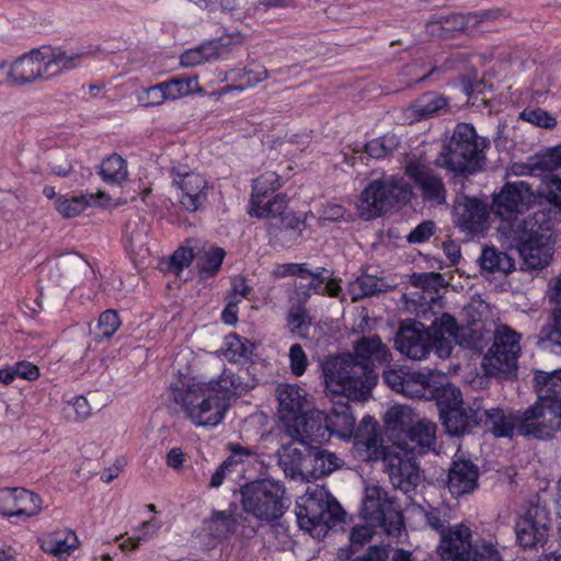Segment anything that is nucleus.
I'll return each instance as SVG.
<instances>
[{
    "label": "nucleus",
    "instance_id": "57",
    "mask_svg": "<svg viewBox=\"0 0 561 561\" xmlns=\"http://www.w3.org/2000/svg\"><path fill=\"white\" fill-rule=\"evenodd\" d=\"M214 47L208 44H203L196 48H192L183 53L180 57V64L183 67H195L205 61L214 59Z\"/></svg>",
    "mask_w": 561,
    "mask_h": 561
},
{
    "label": "nucleus",
    "instance_id": "8",
    "mask_svg": "<svg viewBox=\"0 0 561 561\" xmlns=\"http://www.w3.org/2000/svg\"><path fill=\"white\" fill-rule=\"evenodd\" d=\"M411 193V186L403 178L390 175L374 180L362 192L360 215L365 219L376 218L396 203L408 199Z\"/></svg>",
    "mask_w": 561,
    "mask_h": 561
},
{
    "label": "nucleus",
    "instance_id": "48",
    "mask_svg": "<svg viewBox=\"0 0 561 561\" xmlns=\"http://www.w3.org/2000/svg\"><path fill=\"white\" fill-rule=\"evenodd\" d=\"M447 106V100L436 93H428L416 100L411 106V111L419 118L428 117L437 114Z\"/></svg>",
    "mask_w": 561,
    "mask_h": 561
},
{
    "label": "nucleus",
    "instance_id": "64",
    "mask_svg": "<svg viewBox=\"0 0 561 561\" xmlns=\"http://www.w3.org/2000/svg\"><path fill=\"white\" fill-rule=\"evenodd\" d=\"M196 255L190 248L178 249L170 257L171 265L176 273L181 272L184 267H187Z\"/></svg>",
    "mask_w": 561,
    "mask_h": 561
},
{
    "label": "nucleus",
    "instance_id": "31",
    "mask_svg": "<svg viewBox=\"0 0 561 561\" xmlns=\"http://www.w3.org/2000/svg\"><path fill=\"white\" fill-rule=\"evenodd\" d=\"M39 546L44 552L64 559L78 548L79 539L71 530L49 533L39 538Z\"/></svg>",
    "mask_w": 561,
    "mask_h": 561
},
{
    "label": "nucleus",
    "instance_id": "16",
    "mask_svg": "<svg viewBox=\"0 0 561 561\" xmlns=\"http://www.w3.org/2000/svg\"><path fill=\"white\" fill-rule=\"evenodd\" d=\"M535 197L531 185L525 181L506 183L494 194L492 210L504 222L516 221Z\"/></svg>",
    "mask_w": 561,
    "mask_h": 561
},
{
    "label": "nucleus",
    "instance_id": "17",
    "mask_svg": "<svg viewBox=\"0 0 561 561\" xmlns=\"http://www.w3.org/2000/svg\"><path fill=\"white\" fill-rule=\"evenodd\" d=\"M285 432L308 449L313 447V444H320L329 438L330 425L323 412L313 410L301 413L286 423Z\"/></svg>",
    "mask_w": 561,
    "mask_h": 561
},
{
    "label": "nucleus",
    "instance_id": "3",
    "mask_svg": "<svg viewBox=\"0 0 561 561\" xmlns=\"http://www.w3.org/2000/svg\"><path fill=\"white\" fill-rule=\"evenodd\" d=\"M363 422L367 435L357 434L356 437L370 451V456L382 459L385 471L393 488L403 493L415 490L420 481V472L414 457L409 455V451L400 443L382 446L373 419L367 417Z\"/></svg>",
    "mask_w": 561,
    "mask_h": 561
},
{
    "label": "nucleus",
    "instance_id": "19",
    "mask_svg": "<svg viewBox=\"0 0 561 561\" xmlns=\"http://www.w3.org/2000/svg\"><path fill=\"white\" fill-rule=\"evenodd\" d=\"M551 518L548 510L540 505H530L516 523V537L520 546L534 548L547 540Z\"/></svg>",
    "mask_w": 561,
    "mask_h": 561
},
{
    "label": "nucleus",
    "instance_id": "56",
    "mask_svg": "<svg viewBox=\"0 0 561 561\" xmlns=\"http://www.w3.org/2000/svg\"><path fill=\"white\" fill-rule=\"evenodd\" d=\"M437 403L439 405L440 415L446 410H453L463 405L460 390L450 385H444L437 393Z\"/></svg>",
    "mask_w": 561,
    "mask_h": 561
},
{
    "label": "nucleus",
    "instance_id": "12",
    "mask_svg": "<svg viewBox=\"0 0 561 561\" xmlns=\"http://www.w3.org/2000/svg\"><path fill=\"white\" fill-rule=\"evenodd\" d=\"M426 329L430 331L435 353L440 358L449 357L455 345L469 348L479 346L473 336L476 330L460 325L449 313L443 312L436 316Z\"/></svg>",
    "mask_w": 561,
    "mask_h": 561
},
{
    "label": "nucleus",
    "instance_id": "34",
    "mask_svg": "<svg viewBox=\"0 0 561 561\" xmlns=\"http://www.w3.org/2000/svg\"><path fill=\"white\" fill-rule=\"evenodd\" d=\"M102 198L110 199L103 191H99L96 194L72 197L59 195L55 201V208L64 218H73L82 214L92 201Z\"/></svg>",
    "mask_w": 561,
    "mask_h": 561
},
{
    "label": "nucleus",
    "instance_id": "45",
    "mask_svg": "<svg viewBox=\"0 0 561 561\" xmlns=\"http://www.w3.org/2000/svg\"><path fill=\"white\" fill-rule=\"evenodd\" d=\"M287 205L288 201L286 195L277 194L266 203L264 199L251 203L249 214L257 218H282L286 214Z\"/></svg>",
    "mask_w": 561,
    "mask_h": 561
},
{
    "label": "nucleus",
    "instance_id": "61",
    "mask_svg": "<svg viewBox=\"0 0 561 561\" xmlns=\"http://www.w3.org/2000/svg\"><path fill=\"white\" fill-rule=\"evenodd\" d=\"M66 411L70 420H85L91 414V407L84 397L78 396L67 403Z\"/></svg>",
    "mask_w": 561,
    "mask_h": 561
},
{
    "label": "nucleus",
    "instance_id": "41",
    "mask_svg": "<svg viewBox=\"0 0 561 561\" xmlns=\"http://www.w3.org/2000/svg\"><path fill=\"white\" fill-rule=\"evenodd\" d=\"M168 101H175L181 98L201 92L196 77L180 76L162 81Z\"/></svg>",
    "mask_w": 561,
    "mask_h": 561
},
{
    "label": "nucleus",
    "instance_id": "59",
    "mask_svg": "<svg viewBox=\"0 0 561 561\" xmlns=\"http://www.w3.org/2000/svg\"><path fill=\"white\" fill-rule=\"evenodd\" d=\"M244 38L241 34L222 36L216 41L208 42V46H213L216 54L214 59L221 58L230 53L234 46H240Z\"/></svg>",
    "mask_w": 561,
    "mask_h": 561
},
{
    "label": "nucleus",
    "instance_id": "35",
    "mask_svg": "<svg viewBox=\"0 0 561 561\" xmlns=\"http://www.w3.org/2000/svg\"><path fill=\"white\" fill-rule=\"evenodd\" d=\"M538 344L549 353L561 355V308L550 314L547 323L542 325Z\"/></svg>",
    "mask_w": 561,
    "mask_h": 561
},
{
    "label": "nucleus",
    "instance_id": "11",
    "mask_svg": "<svg viewBox=\"0 0 561 561\" xmlns=\"http://www.w3.org/2000/svg\"><path fill=\"white\" fill-rule=\"evenodd\" d=\"M387 420L393 427L405 431L408 440L401 445L409 455H422L431 449L436 437V425L427 420L413 421V410L407 405L392 407L387 412Z\"/></svg>",
    "mask_w": 561,
    "mask_h": 561
},
{
    "label": "nucleus",
    "instance_id": "18",
    "mask_svg": "<svg viewBox=\"0 0 561 561\" xmlns=\"http://www.w3.org/2000/svg\"><path fill=\"white\" fill-rule=\"evenodd\" d=\"M396 348L412 360H423L435 351L430 331L419 321L405 320L394 339Z\"/></svg>",
    "mask_w": 561,
    "mask_h": 561
},
{
    "label": "nucleus",
    "instance_id": "60",
    "mask_svg": "<svg viewBox=\"0 0 561 561\" xmlns=\"http://www.w3.org/2000/svg\"><path fill=\"white\" fill-rule=\"evenodd\" d=\"M19 488L0 489V516L11 518L15 516Z\"/></svg>",
    "mask_w": 561,
    "mask_h": 561
},
{
    "label": "nucleus",
    "instance_id": "42",
    "mask_svg": "<svg viewBox=\"0 0 561 561\" xmlns=\"http://www.w3.org/2000/svg\"><path fill=\"white\" fill-rule=\"evenodd\" d=\"M253 351V343L234 333L227 335L225 339L222 354L229 362L242 363L243 360H250Z\"/></svg>",
    "mask_w": 561,
    "mask_h": 561
},
{
    "label": "nucleus",
    "instance_id": "23",
    "mask_svg": "<svg viewBox=\"0 0 561 561\" xmlns=\"http://www.w3.org/2000/svg\"><path fill=\"white\" fill-rule=\"evenodd\" d=\"M440 420L449 434L455 436L465 435L481 424V402L474 401L466 407L461 405L457 409L446 410Z\"/></svg>",
    "mask_w": 561,
    "mask_h": 561
},
{
    "label": "nucleus",
    "instance_id": "10",
    "mask_svg": "<svg viewBox=\"0 0 561 561\" xmlns=\"http://www.w3.org/2000/svg\"><path fill=\"white\" fill-rule=\"evenodd\" d=\"M520 339L522 335L506 324L495 328L493 344L483 358V368L488 375H508L517 369Z\"/></svg>",
    "mask_w": 561,
    "mask_h": 561
},
{
    "label": "nucleus",
    "instance_id": "28",
    "mask_svg": "<svg viewBox=\"0 0 561 561\" xmlns=\"http://www.w3.org/2000/svg\"><path fill=\"white\" fill-rule=\"evenodd\" d=\"M534 388L538 401L561 405V369L553 371L536 370L534 373Z\"/></svg>",
    "mask_w": 561,
    "mask_h": 561
},
{
    "label": "nucleus",
    "instance_id": "13",
    "mask_svg": "<svg viewBox=\"0 0 561 561\" xmlns=\"http://www.w3.org/2000/svg\"><path fill=\"white\" fill-rule=\"evenodd\" d=\"M519 435L550 439L561 428V405L536 400L520 411Z\"/></svg>",
    "mask_w": 561,
    "mask_h": 561
},
{
    "label": "nucleus",
    "instance_id": "22",
    "mask_svg": "<svg viewBox=\"0 0 561 561\" xmlns=\"http://www.w3.org/2000/svg\"><path fill=\"white\" fill-rule=\"evenodd\" d=\"M479 469L468 459H456L448 470L447 488L453 496L472 493L478 488Z\"/></svg>",
    "mask_w": 561,
    "mask_h": 561
},
{
    "label": "nucleus",
    "instance_id": "54",
    "mask_svg": "<svg viewBox=\"0 0 561 561\" xmlns=\"http://www.w3.org/2000/svg\"><path fill=\"white\" fill-rule=\"evenodd\" d=\"M137 102L145 107H156L168 101L162 82L141 89L136 93Z\"/></svg>",
    "mask_w": 561,
    "mask_h": 561
},
{
    "label": "nucleus",
    "instance_id": "4",
    "mask_svg": "<svg viewBox=\"0 0 561 561\" xmlns=\"http://www.w3.org/2000/svg\"><path fill=\"white\" fill-rule=\"evenodd\" d=\"M489 146V139L480 137L471 124L459 123L435 163L458 175L472 173L484 159Z\"/></svg>",
    "mask_w": 561,
    "mask_h": 561
},
{
    "label": "nucleus",
    "instance_id": "15",
    "mask_svg": "<svg viewBox=\"0 0 561 561\" xmlns=\"http://www.w3.org/2000/svg\"><path fill=\"white\" fill-rule=\"evenodd\" d=\"M404 172L420 190L423 201L437 206L446 203L447 191L445 184L423 157H408Z\"/></svg>",
    "mask_w": 561,
    "mask_h": 561
},
{
    "label": "nucleus",
    "instance_id": "26",
    "mask_svg": "<svg viewBox=\"0 0 561 561\" xmlns=\"http://www.w3.org/2000/svg\"><path fill=\"white\" fill-rule=\"evenodd\" d=\"M279 417L288 423L301 414L307 402V392L296 383H279L276 387Z\"/></svg>",
    "mask_w": 561,
    "mask_h": 561
},
{
    "label": "nucleus",
    "instance_id": "33",
    "mask_svg": "<svg viewBox=\"0 0 561 561\" xmlns=\"http://www.w3.org/2000/svg\"><path fill=\"white\" fill-rule=\"evenodd\" d=\"M308 458L311 469L308 468L307 476L309 474L313 479L330 474L343 465V460L334 453L316 446L308 448Z\"/></svg>",
    "mask_w": 561,
    "mask_h": 561
},
{
    "label": "nucleus",
    "instance_id": "49",
    "mask_svg": "<svg viewBox=\"0 0 561 561\" xmlns=\"http://www.w3.org/2000/svg\"><path fill=\"white\" fill-rule=\"evenodd\" d=\"M400 140L396 134L388 133L375 138L365 145L366 153L375 159H381L391 154L399 146Z\"/></svg>",
    "mask_w": 561,
    "mask_h": 561
},
{
    "label": "nucleus",
    "instance_id": "62",
    "mask_svg": "<svg viewBox=\"0 0 561 561\" xmlns=\"http://www.w3.org/2000/svg\"><path fill=\"white\" fill-rule=\"evenodd\" d=\"M290 370L295 376L305 374L308 367V358L300 344L291 345L289 350Z\"/></svg>",
    "mask_w": 561,
    "mask_h": 561
},
{
    "label": "nucleus",
    "instance_id": "14",
    "mask_svg": "<svg viewBox=\"0 0 561 561\" xmlns=\"http://www.w3.org/2000/svg\"><path fill=\"white\" fill-rule=\"evenodd\" d=\"M172 184L180 190L179 203L190 213L203 210L213 186L208 180L201 173L188 172L182 167L171 169Z\"/></svg>",
    "mask_w": 561,
    "mask_h": 561
},
{
    "label": "nucleus",
    "instance_id": "32",
    "mask_svg": "<svg viewBox=\"0 0 561 561\" xmlns=\"http://www.w3.org/2000/svg\"><path fill=\"white\" fill-rule=\"evenodd\" d=\"M524 263L533 270L542 268L548 265L552 259V247L550 236L543 239L526 243L518 248Z\"/></svg>",
    "mask_w": 561,
    "mask_h": 561
},
{
    "label": "nucleus",
    "instance_id": "1",
    "mask_svg": "<svg viewBox=\"0 0 561 561\" xmlns=\"http://www.w3.org/2000/svg\"><path fill=\"white\" fill-rule=\"evenodd\" d=\"M234 374L225 369L217 380L180 379L172 386V397L187 419L196 426H216L224 419L230 396H241L255 387L248 373Z\"/></svg>",
    "mask_w": 561,
    "mask_h": 561
},
{
    "label": "nucleus",
    "instance_id": "5",
    "mask_svg": "<svg viewBox=\"0 0 561 561\" xmlns=\"http://www.w3.org/2000/svg\"><path fill=\"white\" fill-rule=\"evenodd\" d=\"M472 531L458 524L443 533L437 551L442 561H503L497 547L486 540L471 543ZM393 561H412L411 553L399 550Z\"/></svg>",
    "mask_w": 561,
    "mask_h": 561
},
{
    "label": "nucleus",
    "instance_id": "44",
    "mask_svg": "<svg viewBox=\"0 0 561 561\" xmlns=\"http://www.w3.org/2000/svg\"><path fill=\"white\" fill-rule=\"evenodd\" d=\"M43 511V500L37 493L24 488L18 489L15 516L27 519L37 516Z\"/></svg>",
    "mask_w": 561,
    "mask_h": 561
},
{
    "label": "nucleus",
    "instance_id": "6",
    "mask_svg": "<svg viewBox=\"0 0 561 561\" xmlns=\"http://www.w3.org/2000/svg\"><path fill=\"white\" fill-rule=\"evenodd\" d=\"M296 515L301 529L320 537L343 519L344 511L324 488L316 486L300 497Z\"/></svg>",
    "mask_w": 561,
    "mask_h": 561
},
{
    "label": "nucleus",
    "instance_id": "53",
    "mask_svg": "<svg viewBox=\"0 0 561 561\" xmlns=\"http://www.w3.org/2000/svg\"><path fill=\"white\" fill-rule=\"evenodd\" d=\"M424 517L428 527L443 535V533H446V526L451 519V510L447 505L436 507L428 506V508L424 511Z\"/></svg>",
    "mask_w": 561,
    "mask_h": 561
},
{
    "label": "nucleus",
    "instance_id": "25",
    "mask_svg": "<svg viewBox=\"0 0 561 561\" xmlns=\"http://www.w3.org/2000/svg\"><path fill=\"white\" fill-rule=\"evenodd\" d=\"M88 274H93L89 262L78 253H68L56 260L55 271L50 273V278L57 285L65 283L71 286Z\"/></svg>",
    "mask_w": 561,
    "mask_h": 561
},
{
    "label": "nucleus",
    "instance_id": "52",
    "mask_svg": "<svg viewBox=\"0 0 561 561\" xmlns=\"http://www.w3.org/2000/svg\"><path fill=\"white\" fill-rule=\"evenodd\" d=\"M330 432L336 431L340 435L346 436L352 435L355 428V417L353 416L351 409L346 405L341 407L340 411L328 417Z\"/></svg>",
    "mask_w": 561,
    "mask_h": 561
},
{
    "label": "nucleus",
    "instance_id": "29",
    "mask_svg": "<svg viewBox=\"0 0 561 561\" xmlns=\"http://www.w3.org/2000/svg\"><path fill=\"white\" fill-rule=\"evenodd\" d=\"M297 444L299 443L293 439L290 443L283 444L277 450L279 466L284 469L286 474L291 478L307 476L308 472V453L304 454V451L297 447Z\"/></svg>",
    "mask_w": 561,
    "mask_h": 561
},
{
    "label": "nucleus",
    "instance_id": "24",
    "mask_svg": "<svg viewBox=\"0 0 561 561\" xmlns=\"http://www.w3.org/2000/svg\"><path fill=\"white\" fill-rule=\"evenodd\" d=\"M512 238L517 242L518 248L546 237H549L550 221L547 214L535 213L523 220L507 224Z\"/></svg>",
    "mask_w": 561,
    "mask_h": 561
},
{
    "label": "nucleus",
    "instance_id": "20",
    "mask_svg": "<svg viewBox=\"0 0 561 561\" xmlns=\"http://www.w3.org/2000/svg\"><path fill=\"white\" fill-rule=\"evenodd\" d=\"M488 204L479 198L458 196L453 208L456 227L469 233H479L486 229L489 219Z\"/></svg>",
    "mask_w": 561,
    "mask_h": 561
},
{
    "label": "nucleus",
    "instance_id": "2",
    "mask_svg": "<svg viewBox=\"0 0 561 561\" xmlns=\"http://www.w3.org/2000/svg\"><path fill=\"white\" fill-rule=\"evenodd\" d=\"M325 390L347 399H365L376 385L374 369L353 354L331 356L322 362Z\"/></svg>",
    "mask_w": 561,
    "mask_h": 561
},
{
    "label": "nucleus",
    "instance_id": "63",
    "mask_svg": "<svg viewBox=\"0 0 561 561\" xmlns=\"http://www.w3.org/2000/svg\"><path fill=\"white\" fill-rule=\"evenodd\" d=\"M48 169L56 176L67 178L72 171V163L66 154L56 153L50 158Z\"/></svg>",
    "mask_w": 561,
    "mask_h": 561
},
{
    "label": "nucleus",
    "instance_id": "50",
    "mask_svg": "<svg viewBox=\"0 0 561 561\" xmlns=\"http://www.w3.org/2000/svg\"><path fill=\"white\" fill-rule=\"evenodd\" d=\"M225 250L221 248L213 247L207 251H204L196 255L197 257V267L202 273L206 276L215 275L224 261Z\"/></svg>",
    "mask_w": 561,
    "mask_h": 561
},
{
    "label": "nucleus",
    "instance_id": "40",
    "mask_svg": "<svg viewBox=\"0 0 561 561\" xmlns=\"http://www.w3.org/2000/svg\"><path fill=\"white\" fill-rule=\"evenodd\" d=\"M431 377L432 373L430 370H407V376L399 393L412 399L425 398V392L431 387Z\"/></svg>",
    "mask_w": 561,
    "mask_h": 561
},
{
    "label": "nucleus",
    "instance_id": "46",
    "mask_svg": "<svg viewBox=\"0 0 561 561\" xmlns=\"http://www.w3.org/2000/svg\"><path fill=\"white\" fill-rule=\"evenodd\" d=\"M127 174L126 162L117 154L107 157L100 165V175L108 184H121L126 180Z\"/></svg>",
    "mask_w": 561,
    "mask_h": 561
},
{
    "label": "nucleus",
    "instance_id": "37",
    "mask_svg": "<svg viewBox=\"0 0 561 561\" xmlns=\"http://www.w3.org/2000/svg\"><path fill=\"white\" fill-rule=\"evenodd\" d=\"M46 51V66L48 78H53L65 70H72L81 65L82 59L88 55L87 51H58L50 53L48 48Z\"/></svg>",
    "mask_w": 561,
    "mask_h": 561
},
{
    "label": "nucleus",
    "instance_id": "30",
    "mask_svg": "<svg viewBox=\"0 0 561 561\" xmlns=\"http://www.w3.org/2000/svg\"><path fill=\"white\" fill-rule=\"evenodd\" d=\"M354 351L356 359L367 363L370 367L373 362L387 363L391 359L388 346L378 335L362 336L356 341Z\"/></svg>",
    "mask_w": 561,
    "mask_h": 561
},
{
    "label": "nucleus",
    "instance_id": "43",
    "mask_svg": "<svg viewBox=\"0 0 561 561\" xmlns=\"http://www.w3.org/2000/svg\"><path fill=\"white\" fill-rule=\"evenodd\" d=\"M238 519L232 511L214 512L209 522L208 529L215 538L228 539L237 529Z\"/></svg>",
    "mask_w": 561,
    "mask_h": 561
},
{
    "label": "nucleus",
    "instance_id": "58",
    "mask_svg": "<svg viewBox=\"0 0 561 561\" xmlns=\"http://www.w3.org/2000/svg\"><path fill=\"white\" fill-rule=\"evenodd\" d=\"M520 118L538 127L552 129L557 125L556 118L542 108L527 107L520 113Z\"/></svg>",
    "mask_w": 561,
    "mask_h": 561
},
{
    "label": "nucleus",
    "instance_id": "9",
    "mask_svg": "<svg viewBox=\"0 0 561 561\" xmlns=\"http://www.w3.org/2000/svg\"><path fill=\"white\" fill-rule=\"evenodd\" d=\"M360 515L367 524L381 527L388 535H398L403 526L399 505L376 484L365 488Z\"/></svg>",
    "mask_w": 561,
    "mask_h": 561
},
{
    "label": "nucleus",
    "instance_id": "36",
    "mask_svg": "<svg viewBox=\"0 0 561 561\" xmlns=\"http://www.w3.org/2000/svg\"><path fill=\"white\" fill-rule=\"evenodd\" d=\"M390 286L383 278L370 274H363L347 286L352 301H358L380 293H386Z\"/></svg>",
    "mask_w": 561,
    "mask_h": 561
},
{
    "label": "nucleus",
    "instance_id": "55",
    "mask_svg": "<svg viewBox=\"0 0 561 561\" xmlns=\"http://www.w3.org/2000/svg\"><path fill=\"white\" fill-rule=\"evenodd\" d=\"M287 322L293 333L305 337L311 325V318L305 307L296 306L288 312Z\"/></svg>",
    "mask_w": 561,
    "mask_h": 561
},
{
    "label": "nucleus",
    "instance_id": "21",
    "mask_svg": "<svg viewBox=\"0 0 561 561\" xmlns=\"http://www.w3.org/2000/svg\"><path fill=\"white\" fill-rule=\"evenodd\" d=\"M37 79H49L44 48L32 49L9 65L10 84L23 85Z\"/></svg>",
    "mask_w": 561,
    "mask_h": 561
},
{
    "label": "nucleus",
    "instance_id": "39",
    "mask_svg": "<svg viewBox=\"0 0 561 561\" xmlns=\"http://www.w3.org/2000/svg\"><path fill=\"white\" fill-rule=\"evenodd\" d=\"M480 266L489 273L510 274L515 270V261L507 253L495 248H484L480 257Z\"/></svg>",
    "mask_w": 561,
    "mask_h": 561
},
{
    "label": "nucleus",
    "instance_id": "27",
    "mask_svg": "<svg viewBox=\"0 0 561 561\" xmlns=\"http://www.w3.org/2000/svg\"><path fill=\"white\" fill-rule=\"evenodd\" d=\"M520 411L505 414L499 408L484 409L481 405V423L496 437H512L519 435Z\"/></svg>",
    "mask_w": 561,
    "mask_h": 561
},
{
    "label": "nucleus",
    "instance_id": "38",
    "mask_svg": "<svg viewBox=\"0 0 561 561\" xmlns=\"http://www.w3.org/2000/svg\"><path fill=\"white\" fill-rule=\"evenodd\" d=\"M149 230V222L139 215H134L127 220L124 238L133 252H140L146 248Z\"/></svg>",
    "mask_w": 561,
    "mask_h": 561
},
{
    "label": "nucleus",
    "instance_id": "7",
    "mask_svg": "<svg viewBox=\"0 0 561 561\" xmlns=\"http://www.w3.org/2000/svg\"><path fill=\"white\" fill-rule=\"evenodd\" d=\"M240 493L243 511L260 520L278 519L287 507L285 488L274 480L252 481L243 485Z\"/></svg>",
    "mask_w": 561,
    "mask_h": 561
},
{
    "label": "nucleus",
    "instance_id": "51",
    "mask_svg": "<svg viewBox=\"0 0 561 561\" xmlns=\"http://www.w3.org/2000/svg\"><path fill=\"white\" fill-rule=\"evenodd\" d=\"M122 322L116 310L107 309L103 311L98 320V331L94 333L96 342L110 340L114 333L119 329Z\"/></svg>",
    "mask_w": 561,
    "mask_h": 561
},
{
    "label": "nucleus",
    "instance_id": "47",
    "mask_svg": "<svg viewBox=\"0 0 561 561\" xmlns=\"http://www.w3.org/2000/svg\"><path fill=\"white\" fill-rule=\"evenodd\" d=\"M282 186L280 178L276 172H265L253 180L251 203L263 201L270 193L276 192Z\"/></svg>",
    "mask_w": 561,
    "mask_h": 561
}]
</instances>
